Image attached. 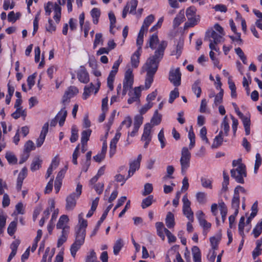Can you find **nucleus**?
<instances>
[{"label": "nucleus", "mask_w": 262, "mask_h": 262, "mask_svg": "<svg viewBox=\"0 0 262 262\" xmlns=\"http://www.w3.org/2000/svg\"><path fill=\"white\" fill-rule=\"evenodd\" d=\"M167 46V42L164 40L161 41L157 49L155 51L154 55L148 58L142 67L143 71L147 73L152 72L156 73L159 66V63L163 58L164 51Z\"/></svg>", "instance_id": "f257e3e1"}, {"label": "nucleus", "mask_w": 262, "mask_h": 262, "mask_svg": "<svg viewBox=\"0 0 262 262\" xmlns=\"http://www.w3.org/2000/svg\"><path fill=\"white\" fill-rule=\"evenodd\" d=\"M78 219L79 225L75 229V241L80 242L81 243H84L88 223L86 220L83 219L82 213L78 215Z\"/></svg>", "instance_id": "f03ea898"}, {"label": "nucleus", "mask_w": 262, "mask_h": 262, "mask_svg": "<svg viewBox=\"0 0 262 262\" xmlns=\"http://www.w3.org/2000/svg\"><path fill=\"white\" fill-rule=\"evenodd\" d=\"M191 153L187 147L182 148L180 160L181 173L185 175L190 165Z\"/></svg>", "instance_id": "7ed1b4c3"}, {"label": "nucleus", "mask_w": 262, "mask_h": 262, "mask_svg": "<svg viewBox=\"0 0 262 262\" xmlns=\"http://www.w3.org/2000/svg\"><path fill=\"white\" fill-rule=\"evenodd\" d=\"M82 187V185L78 183L77 185L76 192L72 193L67 197L66 209L67 210H73L76 206V200L80 196L81 193Z\"/></svg>", "instance_id": "20e7f679"}, {"label": "nucleus", "mask_w": 262, "mask_h": 262, "mask_svg": "<svg viewBox=\"0 0 262 262\" xmlns=\"http://www.w3.org/2000/svg\"><path fill=\"white\" fill-rule=\"evenodd\" d=\"M231 176L234 178L238 183L243 184L244 183V177H246V166L241 163L236 169L231 170Z\"/></svg>", "instance_id": "39448f33"}, {"label": "nucleus", "mask_w": 262, "mask_h": 262, "mask_svg": "<svg viewBox=\"0 0 262 262\" xmlns=\"http://www.w3.org/2000/svg\"><path fill=\"white\" fill-rule=\"evenodd\" d=\"M196 8L193 6H191L187 9L186 11V17L188 21L186 23V25L189 27H192L196 25L199 21V16L196 15Z\"/></svg>", "instance_id": "423d86ee"}, {"label": "nucleus", "mask_w": 262, "mask_h": 262, "mask_svg": "<svg viewBox=\"0 0 262 262\" xmlns=\"http://www.w3.org/2000/svg\"><path fill=\"white\" fill-rule=\"evenodd\" d=\"M169 80L172 84L178 87L181 83V73L179 68L171 69L169 73Z\"/></svg>", "instance_id": "0eeeda50"}, {"label": "nucleus", "mask_w": 262, "mask_h": 262, "mask_svg": "<svg viewBox=\"0 0 262 262\" xmlns=\"http://www.w3.org/2000/svg\"><path fill=\"white\" fill-rule=\"evenodd\" d=\"M49 129V123L46 122L44 124L42 127L41 131L40 134V136L36 141V146L38 147H40L43 143L46 135L48 132Z\"/></svg>", "instance_id": "6e6552de"}, {"label": "nucleus", "mask_w": 262, "mask_h": 262, "mask_svg": "<svg viewBox=\"0 0 262 262\" xmlns=\"http://www.w3.org/2000/svg\"><path fill=\"white\" fill-rule=\"evenodd\" d=\"M78 93V90L76 87L74 86H70L68 88V89L65 92L64 94L62 97V103H65L74 95H76Z\"/></svg>", "instance_id": "1a4fd4ad"}, {"label": "nucleus", "mask_w": 262, "mask_h": 262, "mask_svg": "<svg viewBox=\"0 0 262 262\" xmlns=\"http://www.w3.org/2000/svg\"><path fill=\"white\" fill-rule=\"evenodd\" d=\"M98 87L95 88L94 85L91 83L90 86H85L84 89V92L83 94V99H86L91 95V93L95 90V94H96L99 91V87L100 85V82L98 81L97 82Z\"/></svg>", "instance_id": "9d476101"}, {"label": "nucleus", "mask_w": 262, "mask_h": 262, "mask_svg": "<svg viewBox=\"0 0 262 262\" xmlns=\"http://www.w3.org/2000/svg\"><path fill=\"white\" fill-rule=\"evenodd\" d=\"M77 78L79 81L83 83H87L90 80L89 75L84 67H81L77 72Z\"/></svg>", "instance_id": "9b49d317"}, {"label": "nucleus", "mask_w": 262, "mask_h": 262, "mask_svg": "<svg viewBox=\"0 0 262 262\" xmlns=\"http://www.w3.org/2000/svg\"><path fill=\"white\" fill-rule=\"evenodd\" d=\"M28 170L26 167H24L20 172L18 174L17 179V183H16V189L18 191H20L21 189L23 181L27 176Z\"/></svg>", "instance_id": "f8f14e48"}, {"label": "nucleus", "mask_w": 262, "mask_h": 262, "mask_svg": "<svg viewBox=\"0 0 262 262\" xmlns=\"http://www.w3.org/2000/svg\"><path fill=\"white\" fill-rule=\"evenodd\" d=\"M70 232V227H66L61 230L60 235L57 241V247H60L67 240Z\"/></svg>", "instance_id": "ddd939ff"}, {"label": "nucleus", "mask_w": 262, "mask_h": 262, "mask_svg": "<svg viewBox=\"0 0 262 262\" xmlns=\"http://www.w3.org/2000/svg\"><path fill=\"white\" fill-rule=\"evenodd\" d=\"M128 94L130 96V98L127 100L128 104H132L134 102L139 101V99L141 95L140 87H136L134 89L133 93L131 94V92H130Z\"/></svg>", "instance_id": "4468645a"}, {"label": "nucleus", "mask_w": 262, "mask_h": 262, "mask_svg": "<svg viewBox=\"0 0 262 262\" xmlns=\"http://www.w3.org/2000/svg\"><path fill=\"white\" fill-rule=\"evenodd\" d=\"M223 36L220 34L217 33L214 30L207 32L205 37V40L207 39V37L213 39V43L217 44L221 41V39Z\"/></svg>", "instance_id": "2eb2a0df"}, {"label": "nucleus", "mask_w": 262, "mask_h": 262, "mask_svg": "<svg viewBox=\"0 0 262 262\" xmlns=\"http://www.w3.org/2000/svg\"><path fill=\"white\" fill-rule=\"evenodd\" d=\"M133 83L134 75L133 74V70L130 68H129L126 71L125 73L124 79L123 84H125L126 85L133 86Z\"/></svg>", "instance_id": "dca6fc26"}, {"label": "nucleus", "mask_w": 262, "mask_h": 262, "mask_svg": "<svg viewBox=\"0 0 262 262\" xmlns=\"http://www.w3.org/2000/svg\"><path fill=\"white\" fill-rule=\"evenodd\" d=\"M69 220L68 216L67 215H61L57 223L56 228L62 230V229H64L66 227H70L67 225Z\"/></svg>", "instance_id": "f3484780"}, {"label": "nucleus", "mask_w": 262, "mask_h": 262, "mask_svg": "<svg viewBox=\"0 0 262 262\" xmlns=\"http://www.w3.org/2000/svg\"><path fill=\"white\" fill-rule=\"evenodd\" d=\"M183 46V40L181 39L179 40L177 42L175 49L171 52V55H176L177 58H178L181 55Z\"/></svg>", "instance_id": "a211bd4d"}, {"label": "nucleus", "mask_w": 262, "mask_h": 262, "mask_svg": "<svg viewBox=\"0 0 262 262\" xmlns=\"http://www.w3.org/2000/svg\"><path fill=\"white\" fill-rule=\"evenodd\" d=\"M151 128L152 126L150 123H147L145 124L143 134L141 137V140H147L148 139L151 140V136H150Z\"/></svg>", "instance_id": "6ab92c4d"}, {"label": "nucleus", "mask_w": 262, "mask_h": 262, "mask_svg": "<svg viewBox=\"0 0 262 262\" xmlns=\"http://www.w3.org/2000/svg\"><path fill=\"white\" fill-rule=\"evenodd\" d=\"M141 52V51L136 50L131 56V64L134 68H137L139 66Z\"/></svg>", "instance_id": "aec40b11"}, {"label": "nucleus", "mask_w": 262, "mask_h": 262, "mask_svg": "<svg viewBox=\"0 0 262 262\" xmlns=\"http://www.w3.org/2000/svg\"><path fill=\"white\" fill-rule=\"evenodd\" d=\"M155 17L152 14H150L147 16L144 20L142 26L140 29V30L143 31H147L148 27L154 21Z\"/></svg>", "instance_id": "412c9836"}, {"label": "nucleus", "mask_w": 262, "mask_h": 262, "mask_svg": "<svg viewBox=\"0 0 262 262\" xmlns=\"http://www.w3.org/2000/svg\"><path fill=\"white\" fill-rule=\"evenodd\" d=\"M67 116V111L66 110L65 107L61 109L58 112L56 117L57 119H59V125L60 126H63L64 122L66 120V118Z\"/></svg>", "instance_id": "4be33fe9"}, {"label": "nucleus", "mask_w": 262, "mask_h": 262, "mask_svg": "<svg viewBox=\"0 0 262 262\" xmlns=\"http://www.w3.org/2000/svg\"><path fill=\"white\" fill-rule=\"evenodd\" d=\"M140 165L138 162H135L134 161H132L129 163V169L128 171V176L127 179L130 178L132 176L135 172L138 170L140 168Z\"/></svg>", "instance_id": "5701e85b"}, {"label": "nucleus", "mask_w": 262, "mask_h": 262, "mask_svg": "<svg viewBox=\"0 0 262 262\" xmlns=\"http://www.w3.org/2000/svg\"><path fill=\"white\" fill-rule=\"evenodd\" d=\"M223 131H220L219 135L215 137L211 146L212 148H216L222 145L223 141Z\"/></svg>", "instance_id": "b1692460"}, {"label": "nucleus", "mask_w": 262, "mask_h": 262, "mask_svg": "<svg viewBox=\"0 0 262 262\" xmlns=\"http://www.w3.org/2000/svg\"><path fill=\"white\" fill-rule=\"evenodd\" d=\"M159 42V39L157 35L152 34L149 39L148 44H147L146 48L149 47L154 50L156 48V45Z\"/></svg>", "instance_id": "393cba45"}, {"label": "nucleus", "mask_w": 262, "mask_h": 262, "mask_svg": "<svg viewBox=\"0 0 262 262\" xmlns=\"http://www.w3.org/2000/svg\"><path fill=\"white\" fill-rule=\"evenodd\" d=\"M201 80H196L192 85V91L196 95L197 98H199L202 93L200 86Z\"/></svg>", "instance_id": "a878e982"}, {"label": "nucleus", "mask_w": 262, "mask_h": 262, "mask_svg": "<svg viewBox=\"0 0 262 262\" xmlns=\"http://www.w3.org/2000/svg\"><path fill=\"white\" fill-rule=\"evenodd\" d=\"M165 223L168 228H171L174 226L175 222L174 215L171 212H168L165 219Z\"/></svg>", "instance_id": "bb28decb"}, {"label": "nucleus", "mask_w": 262, "mask_h": 262, "mask_svg": "<svg viewBox=\"0 0 262 262\" xmlns=\"http://www.w3.org/2000/svg\"><path fill=\"white\" fill-rule=\"evenodd\" d=\"M197 202L200 204H204L207 202V194L204 192L199 191L195 194Z\"/></svg>", "instance_id": "cd10ccee"}, {"label": "nucleus", "mask_w": 262, "mask_h": 262, "mask_svg": "<svg viewBox=\"0 0 262 262\" xmlns=\"http://www.w3.org/2000/svg\"><path fill=\"white\" fill-rule=\"evenodd\" d=\"M42 160L38 157L34 158L31 165L30 169L32 171L37 170L41 167Z\"/></svg>", "instance_id": "c85d7f7f"}, {"label": "nucleus", "mask_w": 262, "mask_h": 262, "mask_svg": "<svg viewBox=\"0 0 262 262\" xmlns=\"http://www.w3.org/2000/svg\"><path fill=\"white\" fill-rule=\"evenodd\" d=\"M219 206L222 216V221L224 222L227 214V207L225 203L223 201L219 203Z\"/></svg>", "instance_id": "c756f323"}, {"label": "nucleus", "mask_w": 262, "mask_h": 262, "mask_svg": "<svg viewBox=\"0 0 262 262\" xmlns=\"http://www.w3.org/2000/svg\"><path fill=\"white\" fill-rule=\"evenodd\" d=\"M91 15L93 18V23L95 25L97 24L100 16V10L97 8H94L91 11Z\"/></svg>", "instance_id": "7c9ffc66"}, {"label": "nucleus", "mask_w": 262, "mask_h": 262, "mask_svg": "<svg viewBox=\"0 0 262 262\" xmlns=\"http://www.w3.org/2000/svg\"><path fill=\"white\" fill-rule=\"evenodd\" d=\"M83 243L75 241L74 243L71 245L70 248V251L72 257L74 258L75 257L76 252L80 248L81 245Z\"/></svg>", "instance_id": "2f4dec72"}, {"label": "nucleus", "mask_w": 262, "mask_h": 262, "mask_svg": "<svg viewBox=\"0 0 262 262\" xmlns=\"http://www.w3.org/2000/svg\"><path fill=\"white\" fill-rule=\"evenodd\" d=\"M61 7L56 3H55V7L54 8V19L56 23H59L61 17Z\"/></svg>", "instance_id": "473e14b6"}, {"label": "nucleus", "mask_w": 262, "mask_h": 262, "mask_svg": "<svg viewBox=\"0 0 262 262\" xmlns=\"http://www.w3.org/2000/svg\"><path fill=\"white\" fill-rule=\"evenodd\" d=\"M154 196L152 195H149L146 198L144 199L141 203V207L143 209H145L149 207L153 202Z\"/></svg>", "instance_id": "72a5a7b5"}, {"label": "nucleus", "mask_w": 262, "mask_h": 262, "mask_svg": "<svg viewBox=\"0 0 262 262\" xmlns=\"http://www.w3.org/2000/svg\"><path fill=\"white\" fill-rule=\"evenodd\" d=\"M92 130L90 129L84 130L81 133V144H86L89 140Z\"/></svg>", "instance_id": "f704fd0d"}, {"label": "nucleus", "mask_w": 262, "mask_h": 262, "mask_svg": "<svg viewBox=\"0 0 262 262\" xmlns=\"http://www.w3.org/2000/svg\"><path fill=\"white\" fill-rule=\"evenodd\" d=\"M116 74L117 73H115L114 72L111 71L107 79V86L111 91L114 89L113 83Z\"/></svg>", "instance_id": "c9c22d12"}, {"label": "nucleus", "mask_w": 262, "mask_h": 262, "mask_svg": "<svg viewBox=\"0 0 262 262\" xmlns=\"http://www.w3.org/2000/svg\"><path fill=\"white\" fill-rule=\"evenodd\" d=\"M184 12L182 13V11H181L173 20V27L174 28L178 27L184 21Z\"/></svg>", "instance_id": "e433bc0d"}, {"label": "nucleus", "mask_w": 262, "mask_h": 262, "mask_svg": "<svg viewBox=\"0 0 262 262\" xmlns=\"http://www.w3.org/2000/svg\"><path fill=\"white\" fill-rule=\"evenodd\" d=\"M155 74V73H153L152 72H148V73H147L145 82V86L146 89H148L150 87L154 80V76Z\"/></svg>", "instance_id": "4c0bfd02"}, {"label": "nucleus", "mask_w": 262, "mask_h": 262, "mask_svg": "<svg viewBox=\"0 0 262 262\" xmlns=\"http://www.w3.org/2000/svg\"><path fill=\"white\" fill-rule=\"evenodd\" d=\"M144 31L140 30L139 32L137 40L136 43L138 46V49L137 50L141 51L142 50V45L143 42V36H144Z\"/></svg>", "instance_id": "58836bf2"}, {"label": "nucleus", "mask_w": 262, "mask_h": 262, "mask_svg": "<svg viewBox=\"0 0 262 262\" xmlns=\"http://www.w3.org/2000/svg\"><path fill=\"white\" fill-rule=\"evenodd\" d=\"M199 223L200 226H201L204 228L203 233L205 234H207L206 230H208L211 226V224L210 223L207 222V221L204 218H199Z\"/></svg>", "instance_id": "ea45409f"}, {"label": "nucleus", "mask_w": 262, "mask_h": 262, "mask_svg": "<svg viewBox=\"0 0 262 262\" xmlns=\"http://www.w3.org/2000/svg\"><path fill=\"white\" fill-rule=\"evenodd\" d=\"M224 90L221 89L220 92L215 96L213 105L217 106L223 102Z\"/></svg>", "instance_id": "a19ab883"}, {"label": "nucleus", "mask_w": 262, "mask_h": 262, "mask_svg": "<svg viewBox=\"0 0 262 262\" xmlns=\"http://www.w3.org/2000/svg\"><path fill=\"white\" fill-rule=\"evenodd\" d=\"M188 138L190 140L189 147L190 149H191L195 145V135L193 131L192 126H191L189 131Z\"/></svg>", "instance_id": "79ce46f5"}, {"label": "nucleus", "mask_w": 262, "mask_h": 262, "mask_svg": "<svg viewBox=\"0 0 262 262\" xmlns=\"http://www.w3.org/2000/svg\"><path fill=\"white\" fill-rule=\"evenodd\" d=\"M262 232V219L261 221L257 223L255 227L252 231V233L255 238L258 237Z\"/></svg>", "instance_id": "37998d69"}, {"label": "nucleus", "mask_w": 262, "mask_h": 262, "mask_svg": "<svg viewBox=\"0 0 262 262\" xmlns=\"http://www.w3.org/2000/svg\"><path fill=\"white\" fill-rule=\"evenodd\" d=\"M50 206L47 208L43 212V217H45V219H47L49 217V216L50 214V212L52 211V210L55 209V202L54 200H51L50 201Z\"/></svg>", "instance_id": "c03bdc74"}, {"label": "nucleus", "mask_w": 262, "mask_h": 262, "mask_svg": "<svg viewBox=\"0 0 262 262\" xmlns=\"http://www.w3.org/2000/svg\"><path fill=\"white\" fill-rule=\"evenodd\" d=\"M138 5L137 0H130V1L126 4V6H128V8H130L129 13L135 14L136 9Z\"/></svg>", "instance_id": "a18cd8bd"}, {"label": "nucleus", "mask_w": 262, "mask_h": 262, "mask_svg": "<svg viewBox=\"0 0 262 262\" xmlns=\"http://www.w3.org/2000/svg\"><path fill=\"white\" fill-rule=\"evenodd\" d=\"M123 244L122 240L121 239H118L115 243L113 247V252L114 254L117 255L121 250Z\"/></svg>", "instance_id": "49530a36"}, {"label": "nucleus", "mask_w": 262, "mask_h": 262, "mask_svg": "<svg viewBox=\"0 0 262 262\" xmlns=\"http://www.w3.org/2000/svg\"><path fill=\"white\" fill-rule=\"evenodd\" d=\"M78 138V129L76 126L73 125L71 128V136L70 138V141L72 143L76 142Z\"/></svg>", "instance_id": "de8ad7c7"}, {"label": "nucleus", "mask_w": 262, "mask_h": 262, "mask_svg": "<svg viewBox=\"0 0 262 262\" xmlns=\"http://www.w3.org/2000/svg\"><path fill=\"white\" fill-rule=\"evenodd\" d=\"M5 157L7 160L8 162L10 164H16L17 163V159L16 157L13 154L12 152L8 151L6 154Z\"/></svg>", "instance_id": "09e8293b"}, {"label": "nucleus", "mask_w": 262, "mask_h": 262, "mask_svg": "<svg viewBox=\"0 0 262 262\" xmlns=\"http://www.w3.org/2000/svg\"><path fill=\"white\" fill-rule=\"evenodd\" d=\"M201 182L202 186L205 188L212 189V181L206 178H201Z\"/></svg>", "instance_id": "8fccbe9b"}, {"label": "nucleus", "mask_w": 262, "mask_h": 262, "mask_svg": "<svg viewBox=\"0 0 262 262\" xmlns=\"http://www.w3.org/2000/svg\"><path fill=\"white\" fill-rule=\"evenodd\" d=\"M97 259L96 253L94 250H92L90 251L89 254L87 255L85 262H99Z\"/></svg>", "instance_id": "3c124183"}, {"label": "nucleus", "mask_w": 262, "mask_h": 262, "mask_svg": "<svg viewBox=\"0 0 262 262\" xmlns=\"http://www.w3.org/2000/svg\"><path fill=\"white\" fill-rule=\"evenodd\" d=\"M161 121V115L158 114V112L156 110L152 118L151 119V123L153 125H158Z\"/></svg>", "instance_id": "603ef678"}, {"label": "nucleus", "mask_w": 262, "mask_h": 262, "mask_svg": "<svg viewBox=\"0 0 262 262\" xmlns=\"http://www.w3.org/2000/svg\"><path fill=\"white\" fill-rule=\"evenodd\" d=\"M103 38L102 34L100 33H96L95 35V38L94 41L93 48H96L99 45H102Z\"/></svg>", "instance_id": "864d4df0"}, {"label": "nucleus", "mask_w": 262, "mask_h": 262, "mask_svg": "<svg viewBox=\"0 0 262 262\" xmlns=\"http://www.w3.org/2000/svg\"><path fill=\"white\" fill-rule=\"evenodd\" d=\"M17 226V222L13 221L10 223L7 228L8 233L12 236L13 235L16 231Z\"/></svg>", "instance_id": "5fc2aeb1"}, {"label": "nucleus", "mask_w": 262, "mask_h": 262, "mask_svg": "<svg viewBox=\"0 0 262 262\" xmlns=\"http://www.w3.org/2000/svg\"><path fill=\"white\" fill-rule=\"evenodd\" d=\"M179 96V92L178 89L176 88L173 91H171L169 94V98L168 101L170 103H172L175 99Z\"/></svg>", "instance_id": "6e6d98bb"}, {"label": "nucleus", "mask_w": 262, "mask_h": 262, "mask_svg": "<svg viewBox=\"0 0 262 262\" xmlns=\"http://www.w3.org/2000/svg\"><path fill=\"white\" fill-rule=\"evenodd\" d=\"M153 190V187L150 183H146L144 186V190L142 194L143 196H146L152 192Z\"/></svg>", "instance_id": "4d7b16f0"}, {"label": "nucleus", "mask_w": 262, "mask_h": 262, "mask_svg": "<svg viewBox=\"0 0 262 262\" xmlns=\"http://www.w3.org/2000/svg\"><path fill=\"white\" fill-rule=\"evenodd\" d=\"M56 29V27L55 25L53 24V20L49 18L48 19V24L46 25V30L47 31L52 33L55 32Z\"/></svg>", "instance_id": "13d9d810"}, {"label": "nucleus", "mask_w": 262, "mask_h": 262, "mask_svg": "<svg viewBox=\"0 0 262 262\" xmlns=\"http://www.w3.org/2000/svg\"><path fill=\"white\" fill-rule=\"evenodd\" d=\"M183 212L186 217L191 222L193 221V213L190 208H183Z\"/></svg>", "instance_id": "bf43d9fd"}, {"label": "nucleus", "mask_w": 262, "mask_h": 262, "mask_svg": "<svg viewBox=\"0 0 262 262\" xmlns=\"http://www.w3.org/2000/svg\"><path fill=\"white\" fill-rule=\"evenodd\" d=\"M222 127L224 129L225 136H227L229 131V125L227 121V117L226 116L223 119L222 123Z\"/></svg>", "instance_id": "052dcab7"}, {"label": "nucleus", "mask_w": 262, "mask_h": 262, "mask_svg": "<svg viewBox=\"0 0 262 262\" xmlns=\"http://www.w3.org/2000/svg\"><path fill=\"white\" fill-rule=\"evenodd\" d=\"M54 7L55 3L54 4L51 2H48V3L46 5H45V10L46 15H50L51 13L52 12V10H54Z\"/></svg>", "instance_id": "680f3d73"}, {"label": "nucleus", "mask_w": 262, "mask_h": 262, "mask_svg": "<svg viewBox=\"0 0 262 262\" xmlns=\"http://www.w3.org/2000/svg\"><path fill=\"white\" fill-rule=\"evenodd\" d=\"M34 149L35 147L34 143L31 140L28 141L25 144L24 151L25 152L29 154L31 150H34Z\"/></svg>", "instance_id": "e2e57ef3"}, {"label": "nucleus", "mask_w": 262, "mask_h": 262, "mask_svg": "<svg viewBox=\"0 0 262 262\" xmlns=\"http://www.w3.org/2000/svg\"><path fill=\"white\" fill-rule=\"evenodd\" d=\"M261 164V158L259 154L257 153L255 156V161L254 164V172L257 173V170Z\"/></svg>", "instance_id": "0e129e2a"}, {"label": "nucleus", "mask_w": 262, "mask_h": 262, "mask_svg": "<svg viewBox=\"0 0 262 262\" xmlns=\"http://www.w3.org/2000/svg\"><path fill=\"white\" fill-rule=\"evenodd\" d=\"M112 206H113V204H110L109 206H107V207L106 208V209H105V210L102 214L100 220L97 222L98 223V225H100L101 224V223L103 222V221L105 219V218L106 217V216L108 214V212L111 209Z\"/></svg>", "instance_id": "69168bd1"}, {"label": "nucleus", "mask_w": 262, "mask_h": 262, "mask_svg": "<svg viewBox=\"0 0 262 262\" xmlns=\"http://www.w3.org/2000/svg\"><path fill=\"white\" fill-rule=\"evenodd\" d=\"M143 117L141 115H138L135 116L134 118V126L140 127L143 123Z\"/></svg>", "instance_id": "338daca9"}, {"label": "nucleus", "mask_w": 262, "mask_h": 262, "mask_svg": "<svg viewBox=\"0 0 262 262\" xmlns=\"http://www.w3.org/2000/svg\"><path fill=\"white\" fill-rule=\"evenodd\" d=\"M231 207L233 209H239V196H233L231 202Z\"/></svg>", "instance_id": "774afa93"}]
</instances>
